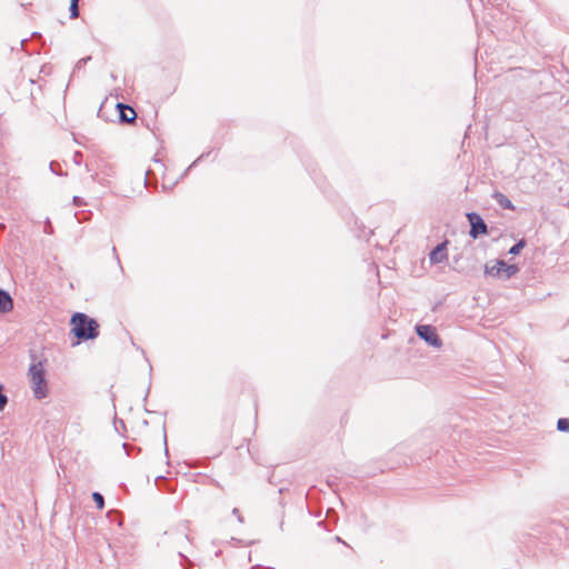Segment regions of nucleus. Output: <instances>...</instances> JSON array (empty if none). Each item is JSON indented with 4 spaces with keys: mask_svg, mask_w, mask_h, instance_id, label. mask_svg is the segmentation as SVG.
Here are the masks:
<instances>
[{
    "mask_svg": "<svg viewBox=\"0 0 569 569\" xmlns=\"http://www.w3.org/2000/svg\"><path fill=\"white\" fill-rule=\"evenodd\" d=\"M56 167H60V166H59L57 162L51 161V162H50V170H51L53 173L58 174V176H62L63 173H62L61 171H58V168H56Z\"/></svg>",
    "mask_w": 569,
    "mask_h": 569,
    "instance_id": "2eb2a0df",
    "label": "nucleus"
},
{
    "mask_svg": "<svg viewBox=\"0 0 569 569\" xmlns=\"http://www.w3.org/2000/svg\"><path fill=\"white\" fill-rule=\"evenodd\" d=\"M8 403V397L2 391V386H0V411H2Z\"/></svg>",
    "mask_w": 569,
    "mask_h": 569,
    "instance_id": "4468645a",
    "label": "nucleus"
},
{
    "mask_svg": "<svg viewBox=\"0 0 569 569\" xmlns=\"http://www.w3.org/2000/svg\"><path fill=\"white\" fill-rule=\"evenodd\" d=\"M519 272L517 264H508L505 260L498 259L495 264H485V274L498 279H510Z\"/></svg>",
    "mask_w": 569,
    "mask_h": 569,
    "instance_id": "7ed1b4c3",
    "label": "nucleus"
},
{
    "mask_svg": "<svg viewBox=\"0 0 569 569\" xmlns=\"http://www.w3.org/2000/svg\"><path fill=\"white\" fill-rule=\"evenodd\" d=\"M71 332L77 338L72 346L93 340L99 337V323L96 319L83 312H74L70 319Z\"/></svg>",
    "mask_w": 569,
    "mask_h": 569,
    "instance_id": "f257e3e1",
    "label": "nucleus"
},
{
    "mask_svg": "<svg viewBox=\"0 0 569 569\" xmlns=\"http://www.w3.org/2000/svg\"><path fill=\"white\" fill-rule=\"evenodd\" d=\"M447 244L448 240L438 243L429 253V260L432 264L440 263L447 260Z\"/></svg>",
    "mask_w": 569,
    "mask_h": 569,
    "instance_id": "0eeeda50",
    "label": "nucleus"
},
{
    "mask_svg": "<svg viewBox=\"0 0 569 569\" xmlns=\"http://www.w3.org/2000/svg\"><path fill=\"white\" fill-rule=\"evenodd\" d=\"M92 500L94 501L96 507L99 510H102L104 508V498L100 492H98V491L92 492Z\"/></svg>",
    "mask_w": 569,
    "mask_h": 569,
    "instance_id": "9b49d317",
    "label": "nucleus"
},
{
    "mask_svg": "<svg viewBox=\"0 0 569 569\" xmlns=\"http://www.w3.org/2000/svg\"><path fill=\"white\" fill-rule=\"evenodd\" d=\"M104 106H106V101L102 102V104L100 106V108L98 110V117H102V110H103Z\"/></svg>",
    "mask_w": 569,
    "mask_h": 569,
    "instance_id": "6ab92c4d",
    "label": "nucleus"
},
{
    "mask_svg": "<svg viewBox=\"0 0 569 569\" xmlns=\"http://www.w3.org/2000/svg\"><path fill=\"white\" fill-rule=\"evenodd\" d=\"M73 203H74L76 206H82V204H83V201H82V199H81L80 197L74 196V197H73Z\"/></svg>",
    "mask_w": 569,
    "mask_h": 569,
    "instance_id": "a211bd4d",
    "label": "nucleus"
},
{
    "mask_svg": "<svg viewBox=\"0 0 569 569\" xmlns=\"http://www.w3.org/2000/svg\"><path fill=\"white\" fill-rule=\"evenodd\" d=\"M91 58L90 57H87V58H82L78 63H87V61H89Z\"/></svg>",
    "mask_w": 569,
    "mask_h": 569,
    "instance_id": "aec40b11",
    "label": "nucleus"
},
{
    "mask_svg": "<svg viewBox=\"0 0 569 569\" xmlns=\"http://www.w3.org/2000/svg\"><path fill=\"white\" fill-rule=\"evenodd\" d=\"M123 448H124V450H126L127 455H130V452H129V450H128L129 445H128V443H123Z\"/></svg>",
    "mask_w": 569,
    "mask_h": 569,
    "instance_id": "b1692460",
    "label": "nucleus"
},
{
    "mask_svg": "<svg viewBox=\"0 0 569 569\" xmlns=\"http://www.w3.org/2000/svg\"><path fill=\"white\" fill-rule=\"evenodd\" d=\"M202 157H203V156H200V157H199L194 162H192V164L188 168V170H189L190 168H192L193 166H196V163H197L199 160H201V158H202Z\"/></svg>",
    "mask_w": 569,
    "mask_h": 569,
    "instance_id": "4be33fe9",
    "label": "nucleus"
},
{
    "mask_svg": "<svg viewBox=\"0 0 569 569\" xmlns=\"http://www.w3.org/2000/svg\"><path fill=\"white\" fill-rule=\"evenodd\" d=\"M557 429L561 432H569V418H559L557 421Z\"/></svg>",
    "mask_w": 569,
    "mask_h": 569,
    "instance_id": "f8f14e48",
    "label": "nucleus"
},
{
    "mask_svg": "<svg viewBox=\"0 0 569 569\" xmlns=\"http://www.w3.org/2000/svg\"><path fill=\"white\" fill-rule=\"evenodd\" d=\"M493 198L502 209L515 210L511 200L501 192H495Z\"/></svg>",
    "mask_w": 569,
    "mask_h": 569,
    "instance_id": "1a4fd4ad",
    "label": "nucleus"
},
{
    "mask_svg": "<svg viewBox=\"0 0 569 569\" xmlns=\"http://www.w3.org/2000/svg\"><path fill=\"white\" fill-rule=\"evenodd\" d=\"M163 443H164V450H166V452H168V448H167V435H166V433L163 435Z\"/></svg>",
    "mask_w": 569,
    "mask_h": 569,
    "instance_id": "412c9836",
    "label": "nucleus"
},
{
    "mask_svg": "<svg viewBox=\"0 0 569 569\" xmlns=\"http://www.w3.org/2000/svg\"><path fill=\"white\" fill-rule=\"evenodd\" d=\"M97 177H98V173H93V174L91 176L92 180H96V179H97Z\"/></svg>",
    "mask_w": 569,
    "mask_h": 569,
    "instance_id": "a878e982",
    "label": "nucleus"
},
{
    "mask_svg": "<svg viewBox=\"0 0 569 569\" xmlns=\"http://www.w3.org/2000/svg\"><path fill=\"white\" fill-rule=\"evenodd\" d=\"M151 173V170H148L146 171V178H144V182L147 183L148 181V178H149V174Z\"/></svg>",
    "mask_w": 569,
    "mask_h": 569,
    "instance_id": "5701e85b",
    "label": "nucleus"
},
{
    "mask_svg": "<svg viewBox=\"0 0 569 569\" xmlns=\"http://www.w3.org/2000/svg\"><path fill=\"white\" fill-rule=\"evenodd\" d=\"M179 556L189 562V560L182 555V552H179Z\"/></svg>",
    "mask_w": 569,
    "mask_h": 569,
    "instance_id": "393cba45",
    "label": "nucleus"
},
{
    "mask_svg": "<svg viewBox=\"0 0 569 569\" xmlns=\"http://www.w3.org/2000/svg\"><path fill=\"white\" fill-rule=\"evenodd\" d=\"M81 159H82V153L80 151H76L74 154H73V160L77 164H80L81 162Z\"/></svg>",
    "mask_w": 569,
    "mask_h": 569,
    "instance_id": "dca6fc26",
    "label": "nucleus"
},
{
    "mask_svg": "<svg viewBox=\"0 0 569 569\" xmlns=\"http://www.w3.org/2000/svg\"><path fill=\"white\" fill-rule=\"evenodd\" d=\"M78 2L79 1H70V18L71 19H76L79 17V7H78Z\"/></svg>",
    "mask_w": 569,
    "mask_h": 569,
    "instance_id": "ddd939ff",
    "label": "nucleus"
},
{
    "mask_svg": "<svg viewBox=\"0 0 569 569\" xmlns=\"http://www.w3.org/2000/svg\"><path fill=\"white\" fill-rule=\"evenodd\" d=\"M13 309V299L10 293L0 289V313H7Z\"/></svg>",
    "mask_w": 569,
    "mask_h": 569,
    "instance_id": "6e6552de",
    "label": "nucleus"
},
{
    "mask_svg": "<svg viewBox=\"0 0 569 569\" xmlns=\"http://www.w3.org/2000/svg\"><path fill=\"white\" fill-rule=\"evenodd\" d=\"M466 217L470 224L469 236L472 239H478L480 236L488 234V226L479 213L468 212Z\"/></svg>",
    "mask_w": 569,
    "mask_h": 569,
    "instance_id": "39448f33",
    "label": "nucleus"
},
{
    "mask_svg": "<svg viewBox=\"0 0 569 569\" xmlns=\"http://www.w3.org/2000/svg\"><path fill=\"white\" fill-rule=\"evenodd\" d=\"M232 515H234V516L238 518V521H239V522H243V518H242V516L240 515V511H239V509H238V508H233V509H232Z\"/></svg>",
    "mask_w": 569,
    "mask_h": 569,
    "instance_id": "f3484780",
    "label": "nucleus"
},
{
    "mask_svg": "<svg viewBox=\"0 0 569 569\" xmlns=\"http://www.w3.org/2000/svg\"><path fill=\"white\" fill-rule=\"evenodd\" d=\"M116 109L118 111V118L121 123H131L137 118V113L129 104L117 102Z\"/></svg>",
    "mask_w": 569,
    "mask_h": 569,
    "instance_id": "423d86ee",
    "label": "nucleus"
},
{
    "mask_svg": "<svg viewBox=\"0 0 569 569\" xmlns=\"http://www.w3.org/2000/svg\"><path fill=\"white\" fill-rule=\"evenodd\" d=\"M29 377L36 399H43L48 395V382L42 361L33 362L29 367Z\"/></svg>",
    "mask_w": 569,
    "mask_h": 569,
    "instance_id": "f03ea898",
    "label": "nucleus"
},
{
    "mask_svg": "<svg viewBox=\"0 0 569 569\" xmlns=\"http://www.w3.org/2000/svg\"><path fill=\"white\" fill-rule=\"evenodd\" d=\"M526 243L527 242L525 239H520L509 249V253L512 256L519 254L521 250L526 247Z\"/></svg>",
    "mask_w": 569,
    "mask_h": 569,
    "instance_id": "9d476101",
    "label": "nucleus"
},
{
    "mask_svg": "<svg viewBox=\"0 0 569 569\" xmlns=\"http://www.w3.org/2000/svg\"><path fill=\"white\" fill-rule=\"evenodd\" d=\"M417 336L422 339L427 345L440 348L442 346V341L437 333V330L431 325H417L416 328Z\"/></svg>",
    "mask_w": 569,
    "mask_h": 569,
    "instance_id": "20e7f679",
    "label": "nucleus"
}]
</instances>
